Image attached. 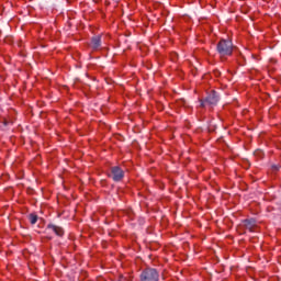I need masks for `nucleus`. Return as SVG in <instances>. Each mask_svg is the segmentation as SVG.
Instances as JSON below:
<instances>
[{"instance_id": "f03ea898", "label": "nucleus", "mask_w": 281, "mask_h": 281, "mask_svg": "<svg viewBox=\"0 0 281 281\" xmlns=\"http://www.w3.org/2000/svg\"><path fill=\"white\" fill-rule=\"evenodd\" d=\"M140 281H159V271L155 268H145L139 274Z\"/></svg>"}, {"instance_id": "1a4fd4ad", "label": "nucleus", "mask_w": 281, "mask_h": 281, "mask_svg": "<svg viewBox=\"0 0 281 281\" xmlns=\"http://www.w3.org/2000/svg\"><path fill=\"white\" fill-rule=\"evenodd\" d=\"M3 124H4V126H8V124H10V122L4 121Z\"/></svg>"}, {"instance_id": "6e6552de", "label": "nucleus", "mask_w": 281, "mask_h": 281, "mask_svg": "<svg viewBox=\"0 0 281 281\" xmlns=\"http://www.w3.org/2000/svg\"><path fill=\"white\" fill-rule=\"evenodd\" d=\"M246 227H254L256 225V221L254 220H245Z\"/></svg>"}, {"instance_id": "f257e3e1", "label": "nucleus", "mask_w": 281, "mask_h": 281, "mask_svg": "<svg viewBox=\"0 0 281 281\" xmlns=\"http://www.w3.org/2000/svg\"><path fill=\"white\" fill-rule=\"evenodd\" d=\"M216 52L220 56H232L234 54V43L231 40H221L216 45Z\"/></svg>"}, {"instance_id": "423d86ee", "label": "nucleus", "mask_w": 281, "mask_h": 281, "mask_svg": "<svg viewBox=\"0 0 281 281\" xmlns=\"http://www.w3.org/2000/svg\"><path fill=\"white\" fill-rule=\"evenodd\" d=\"M47 229H52L54 232V234H56V236L65 235V231L63 229V227L54 225V224H48Z\"/></svg>"}, {"instance_id": "7ed1b4c3", "label": "nucleus", "mask_w": 281, "mask_h": 281, "mask_svg": "<svg viewBox=\"0 0 281 281\" xmlns=\"http://www.w3.org/2000/svg\"><path fill=\"white\" fill-rule=\"evenodd\" d=\"M218 100V92L213 90L205 97V99L200 100V106H202V109H205V106H216Z\"/></svg>"}, {"instance_id": "0eeeda50", "label": "nucleus", "mask_w": 281, "mask_h": 281, "mask_svg": "<svg viewBox=\"0 0 281 281\" xmlns=\"http://www.w3.org/2000/svg\"><path fill=\"white\" fill-rule=\"evenodd\" d=\"M29 220H30L31 225H36V223L38 222V215L31 213L29 215Z\"/></svg>"}, {"instance_id": "20e7f679", "label": "nucleus", "mask_w": 281, "mask_h": 281, "mask_svg": "<svg viewBox=\"0 0 281 281\" xmlns=\"http://www.w3.org/2000/svg\"><path fill=\"white\" fill-rule=\"evenodd\" d=\"M108 177L115 181V183H120L122 179H124V170L120 166H114L110 168V173Z\"/></svg>"}, {"instance_id": "9d476101", "label": "nucleus", "mask_w": 281, "mask_h": 281, "mask_svg": "<svg viewBox=\"0 0 281 281\" xmlns=\"http://www.w3.org/2000/svg\"><path fill=\"white\" fill-rule=\"evenodd\" d=\"M273 168H274L276 170H279L278 166H273Z\"/></svg>"}, {"instance_id": "39448f33", "label": "nucleus", "mask_w": 281, "mask_h": 281, "mask_svg": "<svg viewBox=\"0 0 281 281\" xmlns=\"http://www.w3.org/2000/svg\"><path fill=\"white\" fill-rule=\"evenodd\" d=\"M92 49H100L102 47V35H97L91 38Z\"/></svg>"}]
</instances>
